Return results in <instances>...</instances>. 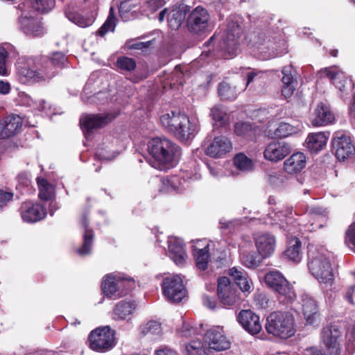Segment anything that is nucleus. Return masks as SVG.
I'll return each mask as SVG.
<instances>
[{
	"label": "nucleus",
	"instance_id": "49530a36",
	"mask_svg": "<svg viewBox=\"0 0 355 355\" xmlns=\"http://www.w3.org/2000/svg\"><path fill=\"white\" fill-rule=\"evenodd\" d=\"M116 64L121 71L126 72L132 71L137 67L135 60L132 58L126 56L118 58Z\"/></svg>",
	"mask_w": 355,
	"mask_h": 355
},
{
	"label": "nucleus",
	"instance_id": "4be33fe9",
	"mask_svg": "<svg viewBox=\"0 0 355 355\" xmlns=\"http://www.w3.org/2000/svg\"><path fill=\"white\" fill-rule=\"evenodd\" d=\"M302 311L306 322L309 324L315 323L319 319V312L316 301L308 293L301 295Z\"/></svg>",
	"mask_w": 355,
	"mask_h": 355
},
{
	"label": "nucleus",
	"instance_id": "09e8293b",
	"mask_svg": "<svg viewBox=\"0 0 355 355\" xmlns=\"http://www.w3.org/2000/svg\"><path fill=\"white\" fill-rule=\"evenodd\" d=\"M116 26V18L113 15V8H110L109 15L102 25V26L98 31V34L101 36H104L107 32L114 31Z\"/></svg>",
	"mask_w": 355,
	"mask_h": 355
},
{
	"label": "nucleus",
	"instance_id": "de8ad7c7",
	"mask_svg": "<svg viewBox=\"0 0 355 355\" xmlns=\"http://www.w3.org/2000/svg\"><path fill=\"white\" fill-rule=\"evenodd\" d=\"M187 355H209L208 352L203 347L201 341L192 340L185 347Z\"/></svg>",
	"mask_w": 355,
	"mask_h": 355
},
{
	"label": "nucleus",
	"instance_id": "4c0bfd02",
	"mask_svg": "<svg viewBox=\"0 0 355 355\" xmlns=\"http://www.w3.org/2000/svg\"><path fill=\"white\" fill-rule=\"evenodd\" d=\"M209 246V245L207 244L201 249H195L194 257L196 266L201 270H205L207 268L210 261Z\"/></svg>",
	"mask_w": 355,
	"mask_h": 355
},
{
	"label": "nucleus",
	"instance_id": "13d9d810",
	"mask_svg": "<svg viewBox=\"0 0 355 355\" xmlns=\"http://www.w3.org/2000/svg\"><path fill=\"white\" fill-rule=\"evenodd\" d=\"M66 61L65 55L61 52L53 53L50 58V64L53 66L62 67Z\"/></svg>",
	"mask_w": 355,
	"mask_h": 355
},
{
	"label": "nucleus",
	"instance_id": "6e6552de",
	"mask_svg": "<svg viewBox=\"0 0 355 355\" xmlns=\"http://www.w3.org/2000/svg\"><path fill=\"white\" fill-rule=\"evenodd\" d=\"M162 288L164 295L171 302H180L186 296L187 290L179 275H171L164 279Z\"/></svg>",
	"mask_w": 355,
	"mask_h": 355
},
{
	"label": "nucleus",
	"instance_id": "e2e57ef3",
	"mask_svg": "<svg viewBox=\"0 0 355 355\" xmlns=\"http://www.w3.org/2000/svg\"><path fill=\"white\" fill-rule=\"evenodd\" d=\"M346 242H350L355 247V222L346 232Z\"/></svg>",
	"mask_w": 355,
	"mask_h": 355
},
{
	"label": "nucleus",
	"instance_id": "cd10ccee",
	"mask_svg": "<svg viewBox=\"0 0 355 355\" xmlns=\"http://www.w3.org/2000/svg\"><path fill=\"white\" fill-rule=\"evenodd\" d=\"M230 276L233 279L243 293H250L253 284L248 273L241 268L233 267L229 270Z\"/></svg>",
	"mask_w": 355,
	"mask_h": 355
},
{
	"label": "nucleus",
	"instance_id": "dca6fc26",
	"mask_svg": "<svg viewBox=\"0 0 355 355\" xmlns=\"http://www.w3.org/2000/svg\"><path fill=\"white\" fill-rule=\"evenodd\" d=\"M19 28L30 37H41L44 34V29L39 19L27 15H22L18 19Z\"/></svg>",
	"mask_w": 355,
	"mask_h": 355
},
{
	"label": "nucleus",
	"instance_id": "9b49d317",
	"mask_svg": "<svg viewBox=\"0 0 355 355\" xmlns=\"http://www.w3.org/2000/svg\"><path fill=\"white\" fill-rule=\"evenodd\" d=\"M343 338V331L337 324H331L324 327L321 331V343L327 350H332L340 353V342Z\"/></svg>",
	"mask_w": 355,
	"mask_h": 355
},
{
	"label": "nucleus",
	"instance_id": "680f3d73",
	"mask_svg": "<svg viewBox=\"0 0 355 355\" xmlns=\"http://www.w3.org/2000/svg\"><path fill=\"white\" fill-rule=\"evenodd\" d=\"M333 83L341 92H345L347 89V85H350L349 81L347 80L344 75L343 78L336 79L333 82Z\"/></svg>",
	"mask_w": 355,
	"mask_h": 355
},
{
	"label": "nucleus",
	"instance_id": "f03ea898",
	"mask_svg": "<svg viewBox=\"0 0 355 355\" xmlns=\"http://www.w3.org/2000/svg\"><path fill=\"white\" fill-rule=\"evenodd\" d=\"M160 123L168 131L173 132L181 141H187L197 132V126L180 110H171L162 114Z\"/></svg>",
	"mask_w": 355,
	"mask_h": 355
},
{
	"label": "nucleus",
	"instance_id": "f257e3e1",
	"mask_svg": "<svg viewBox=\"0 0 355 355\" xmlns=\"http://www.w3.org/2000/svg\"><path fill=\"white\" fill-rule=\"evenodd\" d=\"M148 151L152 158L147 162L159 171H165L172 166L173 162L180 155V149L177 145L168 139L159 137L148 141Z\"/></svg>",
	"mask_w": 355,
	"mask_h": 355
},
{
	"label": "nucleus",
	"instance_id": "c756f323",
	"mask_svg": "<svg viewBox=\"0 0 355 355\" xmlns=\"http://www.w3.org/2000/svg\"><path fill=\"white\" fill-rule=\"evenodd\" d=\"M242 33L241 27L236 22H229L224 43L225 48L230 53L234 54L238 40Z\"/></svg>",
	"mask_w": 355,
	"mask_h": 355
},
{
	"label": "nucleus",
	"instance_id": "8fccbe9b",
	"mask_svg": "<svg viewBox=\"0 0 355 355\" xmlns=\"http://www.w3.org/2000/svg\"><path fill=\"white\" fill-rule=\"evenodd\" d=\"M11 48L10 44L0 46V75L1 76L8 74L7 59Z\"/></svg>",
	"mask_w": 355,
	"mask_h": 355
},
{
	"label": "nucleus",
	"instance_id": "9d476101",
	"mask_svg": "<svg viewBox=\"0 0 355 355\" xmlns=\"http://www.w3.org/2000/svg\"><path fill=\"white\" fill-rule=\"evenodd\" d=\"M332 148L335 156L338 160L344 161L355 153V146L350 137L337 132L331 141Z\"/></svg>",
	"mask_w": 355,
	"mask_h": 355
},
{
	"label": "nucleus",
	"instance_id": "a19ab883",
	"mask_svg": "<svg viewBox=\"0 0 355 355\" xmlns=\"http://www.w3.org/2000/svg\"><path fill=\"white\" fill-rule=\"evenodd\" d=\"M300 130V128L298 125L282 122L278 125L274 134L277 137H287L297 133Z\"/></svg>",
	"mask_w": 355,
	"mask_h": 355
},
{
	"label": "nucleus",
	"instance_id": "ea45409f",
	"mask_svg": "<svg viewBox=\"0 0 355 355\" xmlns=\"http://www.w3.org/2000/svg\"><path fill=\"white\" fill-rule=\"evenodd\" d=\"M37 183L40 191L39 198L42 200H51L54 195V188L53 185L42 178H37Z\"/></svg>",
	"mask_w": 355,
	"mask_h": 355
},
{
	"label": "nucleus",
	"instance_id": "7ed1b4c3",
	"mask_svg": "<svg viewBox=\"0 0 355 355\" xmlns=\"http://www.w3.org/2000/svg\"><path fill=\"white\" fill-rule=\"evenodd\" d=\"M309 258L308 266L312 275L320 283L331 284L334 272L329 256L323 252L309 250Z\"/></svg>",
	"mask_w": 355,
	"mask_h": 355
},
{
	"label": "nucleus",
	"instance_id": "a211bd4d",
	"mask_svg": "<svg viewBox=\"0 0 355 355\" xmlns=\"http://www.w3.org/2000/svg\"><path fill=\"white\" fill-rule=\"evenodd\" d=\"M335 121V116L329 106L324 103H319L311 116V123L315 127L331 124Z\"/></svg>",
	"mask_w": 355,
	"mask_h": 355
},
{
	"label": "nucleus",
	"instance_id": "39448f33",
	"mask_svg": "<svg viewBox=\"0 0 355 355\" xmlns=\"http://www.w3.org/2000/svg\"><path fill=\"white\" fill-rule=\"evenodd\" d=\"M33 60L31 58L26 61L20 60L17 63V77L19 80L24 84L45 81L54 76L55 71H49L47 69L36 70Z\"/></svg>",
	"mask_w": 355,
	"mask_h": 355
},
{
	"label": "nucleus",
	"instance_id": "052dcab7",
	"mask_svg": "<svg viewBox=\"0 0 355 355\" xmlns=\"http://www.w3.org/2000/svg\"><path fill=\"white\" fill-rule=\"evenodd\" d=\"M311 355H340L339 352H335L332 350H327L324 349H318L316 347H311L309 349Z\"/></svg>",
	"mask_w": 355,
	"mask_h": 355
},
{
	"label": "nucleus",
	"instance_id": "e433bc0d",
	"mask_svg": "<svg viewBox=\"0 0 355 355\" xmlns=\"http://www.w3.org/2000/svg\"><path fill=\"white\" fill-rule=\"evenodd\" d=\"M83 225L85 228L83 234V244L81 248L77 250V252L80 256L89 254L92 250L94 234L92 230L88 228L85 219L83 220Z\"/></svg>",
	"mask_w": 355,
	"mask_h": 355
},
{
	"label": "nucleus",
	"instance_id": "ddd939ff",
	"mask_svg": "<svg viewBox=\"0 0 355 355\" xmlns=\"http://www.w3.org/2000/svg\"><path fill=\"white\" fill-rule=\"evenodd\" d=\"M19 213L23 221L29 223L41 220L46 214V209L42 205L31 201L21 203Z\"/></svg>",
	"mask_w": 355,
	"mask_h": 355
},
{
	"label": "nucleus",
	"instance_id": "5701e85b",
	"mask_svg": "<svg viewBox=\"0 0 355 355\" xmlns=\"http://www.w3.org/2000/svg\"><path fill=\"white\" fill-rule=\"evenodd\" d=\"M292 210L291 207H278L268 214L264 223L267 225H279L281 228L286 229L284 223L292 220Z\"/></svg>",
	"mask_w": 355,
	"mask_h": 355
},
{
	"label": "nucleus",
	"instance_id": "f8f14e48",
	"mask_svg": "<svg viewBox=\"0 0 355 355\" xmlns=\"http://www.w3.org/2000/svg\"><path fill=\"white\" fill-rule=\"evenodd\" d=\"M209 15L206 9L196 7L191 11L187 19V26L189 32L200 33L208 27Z\"/></svg>",
	"mask_w": 355,
	"mask_h": 355
},
{
	"label": "nucleus",
	"instance_id": "69168bd1",
	"mask_svg": "<svg viewBox=\"0 0 355 355\" xmlns=\"http://www.w3.org/2000/svg\"><path fill=\"white\" fill-rule=\"evenodd\" d=\"M345 299L351 304H354V297L355 298V285L349 287L345 292Z\"/></svg>",
	"mask_w": 355,
	"mask_h": 355
},
{
	"label": "nucleus",
	"instance_id": "5fc2aeb1",
	"mask_svg": "<svg viewBox=\"0 0 355 355\" xmlns=\"http://www.w3.org/2000/svg\"><path fill=\"white\" fill-rule=\"evenodd\" d=\"M321 78L327 77L331 79L333 82L336 79H341L343 78V73L340 72H336L333 68L327 67L321 69L319 71Z\"/></svg>",
	"mask_w": 355,
	"mask_h": 355
},
{
	"label": "nucleus",
	"instance_id": "473e14b6",
	"mask_svg": "<svg viewBox=\"0 0 355 355\" xmlns=\"http://www.w3.org/2000/svg\"><path fill=\"white\" fill-rule=\"evenodd\" d=\"M284 165L288 173H299L305 167L306 157L302 153H294L284 162Z\"/></svg>",
	"mask_w": 355,
	"mask_h": 355
},
{
	"label": "nucleus",
	"instance_id": "0eeeda50",
	"mask_svg": "<svg viewBox=\"0 0 355 355\" xmlns=\"http://www.w3.org/2000/svg\"><path fill=\"white\" fill-rule=\"evenodd\" d=\"M265 282L269 288L277 292L288 302H291L295 297L293 288L279 271L274 270L266 273Z\"/></svg>",
	"mask_w": 355,
	"mask_h": 355
},
{
	"label": "nucleus",
	"instance_id": "20e7f679",
	"mask_svg": "<svg viewBox=\"0 0 355 355\" xmlns=\"http://www.w3.org/2000/svg\"><path fill=\"white\" fill-rule=\"evenodd\" d=\"M266 329L270 334L288 338L295 334L294 317L288 312H274L268 318Z\"/></svg>",
	"mask_w": 355,
	"mask_h": 355
},
{
	"label": "nucleus",
	"instance_id": "58836bf2",
	"mask_svg": "<svg viewBox=\"0 0 355 355\" xmlns=\"http://www.w3.org/2000/svg\"><path fill=\"white\" fill-rule=\"evenodd\" d=\"M234 164L238 170L244 173L252 171L254 166L252 159L242 153L234 156Z\"/></svg>",
	"mask_w": 355,
	"mask_h": 355
},
{
	"label": "nucleus",
	"instance_id": "0e129e2a",
	"mask_svg": "<svg viewBox=\"0 0 355 355\" xmlns=\"http://www.w3.org/2000/svg\"><path fill=\"white\" fill-rule=\"evenodd\" d=\"M147 5L149 9L154 12L163 6V1L162 0H149L147 2Z\"/></svg>",
	"mask_w": 355,
	"mask_h": 355
},
{
	"label": "nucleus",
	"instance_id": "c9c22d12",
	"mask_svg": "<svg viewBox=\"0 0 355 355\" xmlns=\"http://www.w3.org/2000/svg\"><path fill=\"white\" fill-rule=\"evenodd\" d=\"M66 17L80 27L85 28L91 26L94 21L93 17H84L77 13L73 7L67 6L64 11Z\"/></svg>",
	"mask_w": 355,
	"mask_h": 355
},
{
	"label": "nucleus",
	"instance_id": "2eb2a0df",
	"mask_svg": "<svg viewBox=\"0 0 355 355\" xmlns=\"http://www.w3.org/2000/svg\"><path fill=\"white\" fill-rule=\"evenodd\" d=\"M218 295L224 306L234 305L239 300L237 291L231 286L230 279L226 277L218 280Z\"/></svg>",
	"mask_w": 355,
	"mask_h": 355
},
{
	"label": "nucleus",
	"instance_id": "423d86ee",
	"mask_svg": "<svg viewBox=\"0 0 355 355\" xmlns=\"http://www.w3.org/2000/svg\"><path fill=\"white\" fill-rule=\"evenodd\" d=\"M114 335V330L109 326L95 329L89 335L90 348L98 352H105L110 350L115 345Z\"/></svg>",
	"mask_w": 355,
	"mask_h": 355
},
{
	"label": "nucleus",
	"instance_id": "4468645a",
	"mask_svg": "<svg viewBox=\"0 0 355 355\" xmlns=\"http://www.w3.org/2000/svg\"><path fill=\"white\" fill-rule=\"evenodd\" d=\"M113 117L110 114H85L81 116L80 123L85 137H88L89 133L94 129L101 128L112 121Z\"/></svg>",
	"mask_w": 355,
	"mask_h": 355
},
{
	"label": "nucleus",
	"instance_id": "412c9836",
	"mask_svg": "<svg viewBox=\"0 0 355 355\" xmlns=\"http://www.w3.org/2000/svg\"><path fill=\"white\" fill-rule=\"evenodd\" d=\"M238 321L252 335L259 333L261 329L259 317L250 310L241 311L239 314Z\"/></svg>",
	"mask_w": 355,
	"mask_h": 355
},
{
	"label": "nucleus",
	"instance_id": "f3484780",
	"mask_svg": "<svg viewBox=\"0 0 355 355\" xmlns=\"http://www.w3.org/2000/svg\"><path fill=\"white\" fill-rule=\"evenodd\" d=\"M22 123V118L17 114L8 115L0 120V139H7L19 133Z\"/></svg>",
	"mask_w": 355,
	"mask_h": 355
},
{
	"label": "nucleus",
	"instance_id": "37998d69",
	"mask_svg": "<svg viewBox=\"0 0 355 355\" xmlns=\"http://www.w3.org/2000/svg\"><path fill=\"white\" fill-rule=\"evenodd\" d=\"M26 3L36 11L45 12L51 10L55 6V0H26Z\"/></svg>",
	"mask_w": 355,
	"mask_h": 355
},
{
	"label": "nucleus",
	"instance_id": "a18cd8bd",
	"mask_svg": "<svg viewBox=\"0 0 355 355\" xmlns=\"http://www.w3.org/2000/svg\"><path fill=\"white\" fill-rule=\"evenodd\" d=\"M218 94L225 100H234L237 96L235 87H232L229 83L223 82L218 86Z\"/></svg>",
	"mask_w": 355,
	"mask_h": 355
},
{
	"label": "nucleus",
	"instance_id": "a878e982",
	"mask_svg": "<svg viewBox=\"0 0 355 355\" xmlns=\"http://www.w3.org/2000/svg\"><path fill=\"white\" fill-rule=\"evenodd\" d=\"M168 253L171 259L178 266H182L187 259L184 246L176 237H169L168 240Z\"/></svg>",
	"mask_w": 355,
	"mask_h": 355
},
{
	"label": "nucleus",
	"instance_id": "c03bdc74",
	"mask_svg": "<svg viewBox=\"0 0 355 355\" xmlns=\"http://www.w3.org/2000/svg\"><path fill=\"white\" fill-rule=\"evenodd\" d=\"M161 331V325L156 321H149L140 326V333L143 336H159Z\"/></svg>",
	"mask_w": 355,
	"mask_h": 355
},
{
	"label": "nucleus",
	"instance_id": "2f4dec72",
	"mask_svg": "<svg viewBox=\"0 0 355 355\" xmlns=\"http://www.w3.org/2000/svg\"><path fill=\"white\" fill-rule=\"evenodd\" d=\"M189 11V7L185 4H180L173 8L168 14V23L172 30L178 29L184 21L187 13Z\"/></svg>",
	"mask_w": 355,
	"mask_h": 355
},
{
	"label": "nucleus",
	"instance_id": "6ab92c4d",
	"mask_svg": "<svg viewBox=\"0 0 355 355\" xmlns=\"http://www.w3.org/2000/svg\"><path fill=\"white\" fill-rule=\"evenodd\" d=\"M259 255L261 259L270 257L275 251L276 238L269 233H264L258 235L254 240Z\"/></svg>",
	"mask_w": 355,
	"mask_h": 355
},
{
	"label": "nucleus",
	"instance_id": "aec40b11",
	"mask_svg": "<svg viewBox=\"0 0 355 355\" xmlns=\"http://www.w3.org/2000/svg\"><path fill=\"white\" fill-rule=\"evenodd\" d=\"M232 148L231 141L225 137H216L206 148V154L213 158L223 157Z\"/></svg>",
	"mask_w": 355,
	"mask_h": 355
},
{
	"label": "nucleus",
	"instance_id": "3c124183",
	"mask_svg": "<svg viewBox=\"0 0 355 355\" xmlns=\"http://www.w3.org/2000/svg\"><path fill=\"white\" fill-rule=\"evenodd\" d=\"M202 324H200L199 327H193L189 323H184L178 333L181 336L188 338L200 334L202 333Z\"/></svg>",
	"mask_w": 355,
	"mask_h": 355
},
{
	"label": "nucleus",
	"instance_id": "7c9ffc66",
	"mask_svg": "<svg viewBox=\"0 0 355 355\" xmlns=\"http://www.w3.org/2000/svg\"><path fill=\"white\" fill-rule=\"evenodd\" d=\"M121 284V281L116 276L112 274L107 275L102 282V291L109 298H119L121 296L119 293V288Z\"/></svg>",
	"mask_w": 355,
	"mask_h": 355
},
{
	"label": "nucleus",
	"instance_id": "bf43d9fd",
	"mask_svg": "<svg viewBox=\"0 0 355 355\" xmlns=\"http://www.w3.org/2000/svg\"><path fill=\"white\" fill-rule=\"evenodd\" d=\"M286 180V177L283 175H270L269 176V182L275 187H280Z\"/></svg>",
	"mask_w": 355,
	"mask_h": 355
},
{
	"label": "nucleus",
	"instance_id": "338daca9",
	"mask_svg": "<svg viewBox=\"0 0 355 355\" xmlns=\"http://www.w3.org/2000/svg\"><path fill=\"white\" fill-rule=\"evenodd\" d=\"M203 304L210 309H214L216 306V301L214 298L204 295L202 297Z\"/></svg>",
	"mask_w": 355,
	"mask_h": 355
},
{
	"label": "nucleus",
	"instance_id": "774afa93",
	"mask_svg": "<svg viewBox=\"0 0 355 355\" xmlns=\"http://www.w3.org/2000/svg\"><path fill=\"white\" fill-rule=\"evenodd\" d=\"M156 355H178L177 352L171 349L165 348L156 351Z\"/></svg>",
	"mask_w": 355,
	"mask_h": 355
},
{
	"label": "nucleus",
	"instance_id": "603ef678",
	"mask_svg": "<svg viewBox=\"0 0 355 355\" xmlns=\"http://www.w3.org/2000/svg\"><path fill=\"white\" fill-rule=\"evenodd\" d=\"M132 3L130 1L121 2L119 7V15L123 21H128L133 17V13L131 12Z\"/></svg>",
	"mask_w": 355,
	"mask_h": 355
},
{
	"label": "nucleus",
	"instance_id": "6e6d98bb",
	"mask_svg": "<svg viewBox=\"0 0 355 355\" xmlns=\"http://www.w3.org/2000/svg\"><path fill=\"white\" fill-rule=\"evenodd\" d=\"M252 130V126L249 123L239 122L235 124L234 131L239 136H245Z\"/></svg>",
	"mask_w": 355,
	"mask_h": 355
},
{
	"label": "nucleus",
	"instance_id": "393cba45",
	"mask_svg": "<svg viewBox=\"0 0 355 355\" xmlns=\"http://www.w3.org/2000/svg\"><path fill=\"white\" fill-rule=\"evenodd\" d=\"M282 73L283 75L282 94L285 98H289L293 95L297 85L295 78L296 71L292 65H288L282 69Z\"/></svg>",
	"mask_w": 355,
	"mask_h": 355
},
{
	"label": "nucleus",
	"instance_id": "72a5a7b5",
	"mask_svg": "<svg viewBox=\"0 0 355 355\" xmlns=\"http://www.w3.org/2000/svg\"><path fill=\"white\" fill-rule=\"evenodd\" d=\"M185 180L181 179L178 176L165 177L161 179V186L159 190L162 193H171L175 191L181 192L184 189Z\"/></svg>",
	"mask_w": 355,
	"mask_h": 355
},
{
	"label": "nucleus",
	"instance_id": "b1692460",
	"mask_svg": "<svg viewBox=\"0 0 355 355\" xmlns=\"http://www.w3.org/2000/svg\"><path fill=\"white\" fill-rule=\"evenodd\" d=\"M290 153L287 144L282 141H272L268 144L264 150V157L272 162L283 159Z\"/></svg>",
	"mask_w": 355,
	"mask_h": 355
},
{
	"label": "nucleus",
	"instance_id": "c85d7f7f",
	"mask_svg": "<svg viewBox=\"0 0 355 355\" xmlns=\"http://www.w3.org/2000/svg\"><path fill=\"white\" fill-rule=\"evenodd\" d=\"M136 306L133 301L122 300L115 305L112 318L114 320H130L133 316Z\"/></svg>",
	"mask_w": 355,
	"mask_h": 355
},
{
	"label": "nucleus",
	"instance_id": "4d7b16f0",
	"mask_svg": "<svg viewBox=\"0 0 355 355\" xmlns=\"http://www.w3.org/2000/svg\"><path fill=\"white\" fill-rule=\"evenodd\" d=\"M13 196L12 191L0 189V208L7 206L12 200Z\"/></svg>",
	"mask_w": 355,
	"mask_h": 355
},
{
	"label": "nucleus",
	"instance_id": "bb28decb",
	"mask_svg": "<svg viewBox=\"0 0 355 355\" xmlns=\"http://www.w3.org/2000/svg\"><path fill=\"white\" fill-rule=\"evenodd\" d=\"M329 136V132L309 133L305 141L306 147L311 153H317L324 148Z\"/></svg>",
	"mask_w": 355,
	"mask_h": 355
},
{
	"label": "nucleus",
	"instance_id": "864d4df0",
	"mask_svg": "<svg viewBox=\"0 0 355 355\" xmlns=\"http://www.w3.org/2000/svg\"><path fill=\"white\" fill-rule=\"evenodd\" d=\"M211 116L215 121L219 122L220 125L225 122L226 112L222 106H214L211 110Z\"/></svg>",
	"mask_w": 355,
	"mask_h": 355
},
{
	"label": "nucleus",
	"instance_id": "79ce46f5",
	"mask_svg": "<svg viewBox=\"0 0 355 355\" xmlns=\"http://www.w3.org/2000/svg\"><path fill=\"white\" fill-rule=\"evenodd\" d=\"M243 265L248 268H257L262 259H260L255 252H243L240 256Z\"/></svg>",
	"mask_w": 355,
	"mask_h": 355
},
{
	"label": "nucleus",
	"instance_id": "f704fd0d",
	"mask_svg": "<svg viewBox=\"0 0 355 355\" xmlns=\"http://www.w3.org/2000/svg\"><path fill=\"white\" fill-rule=\"evenodd\" d=\"M302 243L298 238L291 239L288 242V247L284 252V256L288 259L298 263L302 259Z\"/></svg>",
	"mask_w": 355,
	"mask_h": 355
},
{
	"label": "nucleus",
	"instance_id": "1a4fd4ad",
	"mask_svg": "<svg viewBox=\"0 0 355 355\" xmlns=\"http://www.w3.org/2000/svg\"><path fill=\"white\" fill-rule=\"evenodd\" d=\"M205 338L208 352H222L230 348L231 343L225 336L223 328L220 326L210 328L206 333Z\"/></svg>",
	"mask_w": 355,
	"mask_h": 355
}]
</instances>
